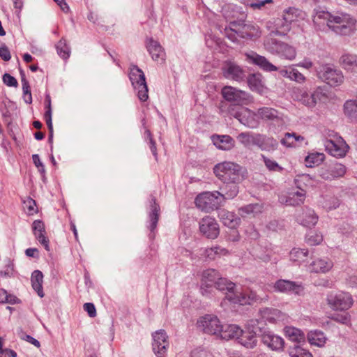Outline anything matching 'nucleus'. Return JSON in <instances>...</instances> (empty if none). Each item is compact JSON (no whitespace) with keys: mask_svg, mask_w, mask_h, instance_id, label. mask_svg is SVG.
<instances>
[{"mask_svg":"<svg viewBox=\"0 0 357 357\" xmlns=\"http://www.w3.org/2000/svg\"><path fill=\"white\" fill-rule=\"evenodd\" d=\"M323 19L330 30L340 36H351L356 31V19L344 12L330 13L320 10L316 13L314 21Z\"/></svg>","mask_w":357,"mask_h":357,"instance_id":"nucleus-1","label":"nucleus"},{"mask_svg":"<svg viewBox=\"0 0 357 357\" xmlns=\"http://www.w3.org/2000/svg\"><path fill=\"white\" fill-rule=\"evenodd\" d=\"M234 287H236L235 283L222 278L217 270L211 268L202 273L200 291L203 296H210L214 289L229 292Z\"/></svg>","mask_w":357,"mask_h":357,"instance_id":"nucleus-2","label":"nucleus"},{"mask_svg":"<svg viewBox=\"0 0 357 357\" xmlns=\"http://www.w3.org/2000/svg\"><path fill=\"white\" fill-rule=\"evenodd\" d=\"M225 35L232 42H238V38L252 39L259 37L260 31L258 26L243 21H233L225 27Z\"/></svg>","mask_w":357,"mask_h":357,"instance_id":"nucleus-3","label":"nucleus"},{"mask_svg":"<svg viewBox=\"0 0 357 357\" xmlns=\"http://www.w3.org/2000/svg\"><path fill=\"white\" fill-rule=\"evenodd\" d=\"M213 172L225 183H238L243 178L241 167L232 162L217 164L213 168Z\"/></svg>","mask_w":357,"mask_h":357,"instance_id":"nucleus-4","label":"nucleus"},{"mask_svg":"<svg viewBox=\"0 0 357 357\" xmlns=\"http://www.w3.org/2000/svg\"><path fill=\"white\" fill-rule=\"evenodd\" d=\"M326 302L328 306L333 310L346 311L354 305V299L351 294L347 291H331L328 294Z\"/></svg>","mask_w":357,"mask_h":357,"instance_id":"nucleus-5","label":"nucleus"},{"mask_svg":"<svg viewBox=\"0 0 357 357\" xmlns=\"http://www.w3.org/2000/svg\"><path fill=\"white\" fill-rule=\"evenodd\" d=\"M129 78L133 88L137 91L139 99L142 102L146 101L149 98V90L144 72L137 66H132Z\"/></svg>","mask_w":357,"mask_h":357,"instance_id":"nucleus-6","label":"nucleus"},{"mask_svg":"<svg viewBox=\"0 0 357 357\" xmlns=\"http://www.w3.org/2000/svg\"><path fill=\"white\" fill-rule=\"evenodd\" d=\"M294 98L301 102L303 105L307 107H314L326 96L321 87L316 88L313 91L309 93L304 89H296L294 91Z\"/></svg>","mask_w":357,"mask_h":357,"instance_id":"nucleus-7","label":"nucleus"},{"mask_svg":"<svg viewBox=\"0 0 357 357\" xmlns=\"http://www.w3.org/2000/svg\"><path fill=\"white\" fill-rule=\"evenodd\" d=\"M220 195L218 191L202 192L195 199L196 206L206 212L213 211L221 204Z\"/></svg>","mask_w":357,"mask_h":357,"instance_id":"nucleus-8","label":"nucleus"},{"mask_svg":"<svg viewBox=\"0 0 357 357\" xmlns=\"http://www.w3.org/2000/svg\"><path fill=\"white\" fill-rule=\"evenodd\" d=\"M319 77L331 86H337L344 82V75L340 70L326 64L321 67L319 71Z\"/></svg>","mask_w":357,"mask_h":357,"instance_id":"nucleus-9","label":"nucleus"},{"mask_svg":"<svg viewBox=\"0 0 357 357\" xmlns=\"http://www.w3.org/2000/svg\"><path fill=\"white\" fill-rule=\"evenodd\" d=\"M305 14L300 9L289 7L283 11L282 20L284 23L282 24V30H277L276 34L280 36L286 35L290 30V24L292 22H298L305 18Z\"/></svg>","mask_w":357,"mask_h":357,"instance_id":"nucleus-10","label":"nucleus"},{"mask_svg":"<svg viewBox=\"0 0 357 357\" xmlns=\"http://www.w3.org/2000/svg\"><path fill=\"white\" fill-rule=\"evenodd\" d=\"M226 298L233 303H237L240 305H250L252 303L259 300V297L256 292L246 289L243 291H235V287L229 291V292L225 293Z\"/></svg>","mask_w":357,"mask_h":357,"instance_id":"nucleus-11","label":"nucleus"},{"mask_svg":"<svg viewBox=\"0 0 357 357\" xmlns=\"http://www.w3.org/2000/svg\"><path fill=\"white\" fill-rule=\"evenodd\" d=\"M197 326L204 333L219 336L222 325L217 317L206 314L200 317L197 322Z\"/></svg>","mask_w":357,"mask_h":357,"instance_id":"nucleus-12","label":"nucleus"},{"mask_svg":"<svg viewBox=\"0 0 357 357\" xmlns=\"http://www.w3.org/2000/svg\"><path fill=\"white\" fill-rule=\"evenodd\" d=\"M222 96L227 101L234 102L237 105L246 104L250 100L249 93L231 86L222 88Z\"/></svg>","mask_w":357,"mask_h":357,"instance_id":"nucleus-13","label":"nucleus"},{"mask_svg":"<svg viewBox=\"0 0 357 357\" xmlns=\"http://www.w3.org/2000/svg\"><path fill=\"white\" fill-rule=\"evenodd\" d=\"M153 351L158 357L163 356L169 347V340L165 330H158L152 333Z\"/></svg>","mask_w":357,"mask_h":357,"instance_id":"nucleus-14","label":"nucleus"},{"mask_svg":"<svg viewBox=\"0 0 357 357\" xmlns=\"http://www.w3.org/2000/svg\"><path fill=\"white\" fill-rule=\"evenodd\" d=\"M199 231L207 238L215 239L220 234L219 225L216 220L211 216L203 218L199 222Z\"/></svg>","mask_w":357,"mask_h":357,"instance_id":"nucleus-15","label":"nucleus"},{"mask_svg":"<svg viewBox=\"0 0 357 357\" xmlns=\"http://www.w3.org/2000/svg\"><path fill=\"white\" fill-rule=\"evenodd\" d=\"M326 150L332 155L337 158L344 157L348 152L349 146L342 137H338L335 139H326L324 142Z\"/></svg>","mask_w":357,"mask_h":357,"instance_id":"nucleus-16","label":"nucleus"},{"mask_svg":"<svg viewBox=\"0 0 357 357\" xmlns=\"http://www.w3.org/2000/svg\"><path fill=\"white\" fill-rule=\"evenodd\" d=\"M273 51L281 59L293 61L296 57L297 52L296 48L286 43L271 40Z\"/></svg>","mask_w":357,"mask_h":357,"instance_id":"nucleus-17","label":"nucleus"},{"mask_svg":"<svg viewBox=\"0 0 357 357\" xmlns=\"http://www.w3.org/2000/svg\"><path fill=\"white\" fill-rule=\"evenodd\" d=\"M273 289L276 292L294 293L296 295H301L303 292L304 288L301 283L280 279L275 282Z\"/></svg>","mask_w":357,"mask_h":357,"instance_id":"nucleus-18","label":"nucleus"},{"mask_svg":"<svg viewBox=\"0 0 357 357\" xmlns=\"http://www.w3.org/2000/svg\"><path fill=\"white\" fill-rule=\"evenodd\" d=\"M222 71L225 78L236 82H241L245 77L243 69L234 62H225L222 67Z\"/></svg>","mask_w":357,"mask_h":357,"instance_id":"nucleus-19","label":"nucleus"},{"mask_svg":"<svg viewBox=\"0 0 357 357\" xmlns=\"http://www.w3.org/2000/svg\"><path fill=\"white\" fill-rule=\"evenodd\" d=\"M246 61L251 64L257 66L266 72L278 71V68L271 63L265 56H261L255 52L245 53Z\"/></svg>","mask_w":357,"mask_h":357,"instance_id":"nucleus-20","label":"nucleus"},{"mask_svg":"<svg viewBox=\"0 0 357 357\" xmlns=\"http://www.w3.org/2000/svg\"><path fill=\"white\" fill-rule=\"evenodd\" d=\"M310 182H311V178L309 175H302L296 179V185L300 190L294 192L292 197L287 201L289 205H299L303 203L306 191L303 188V184Z\"/></svg>","mask_w":357,"mask_h":357,"instance_id":"nucleus-21","label":"nucleus"},{"mask_svg":"<svg viewBox=\"0 0 357 357\" xmlns=\"http://www.w3.org/2000/svg\"><path fill=\"white\" fill-rule=\"evenodd\" d=\"M261 341L273 351H282L284 347V340L283 338L271 331L264 332L262 334Z\"/></svg>","mask_w":357,"mask_h":357,"instance_id":"nucleus-22","label":"nucleus"},{"mask_svg":"<svg viewBox=\"0 0 357 357\" xmlns=\"http://www.w3.org/2000/svg\"><path fill=\"white\" fill-rule=\"evenodd\" d=\"M146 47L153 61L161 63L165 61V50L158 41L149 38L146 42Z\"/></svg>","mask_w":357,"mask_h":357,"instance_id":"nucleus-23","label":"nucleus"},{"mask_svg":"<svg viewBox=\"0 0 357 357\" xmlns=\"http://www.w3.org/2000/svg\"><path fill=\"white\" fill-rule=\"evenodd\" d=\"M261 318L270 324H278L287 319V315L275 308L266 307L260 310Z\"/></svg>","mask_w":357,"mask_h":357,"instance_id":"nucleus-24","label":"nucleus"},{"mask_svg":"<svg viewBox=\"0 0 357 357\" xmlns=\"http://www.w3.org/2000/svg\"><path fill=\"white\" fill-rule=\"evenodd\" d=\"M319 217L314 211L308 207L302 209V212L297 215V220L300 224L307 227L314 226L318 221Z\"/></svg>","mask_w":357,"mask_h":357,"instance_id":"nucleus-25","label":"nucleus"},{"mask_svg":"<svg viewBox=\"0 0 357 357\" xmlns=\"http://www.w3.org/2000/svg\"><path fill=\"white\" fill-rule=\"evenodd\" d=\"M346 171L347 169L344 165L336 163L323 170L321 173V176L325 180H333L344 176Z\"/></svg>","mask_w":357,"mask_h":357,"instance_id":"nucleus-26","label":"nucleus"},{"mask_svg":"<svg viewBox=\"0 0 357 357\" xmlns=\"http://www.w3.org/2000/svg\"><path fill=\"white\" fill-rule=\"evenodd\" d=\"M247 82L250 89L252 91H255L258 93L262 94L266 90L264 77L259 73H252L248 75L247 78Z\"/></svg>","mask_w":357,"mask_h":357,"instance_id":"nucleus-27","label":"nucleus"},{"mask_svg":"<svg viewBox=\"0 0 357 357\" xmlns=\"http://www.w3.org/2000/svg\"><path fill=\"white\" fill-rule=\"evenodd\" d=\"M211 140L218 149L223 151H229L235 146V140L227 135H213Z\"/></svg>","mask_w":357,"mask_h":357,"instance_id":"nucleus-28","label":"nucleus"},{"mask_svg":"<svg viewBox=\"0 0 357 357\" xmlns=\"http://www.w3.org/2000/svg\"><path fill=\"white\" fill-rule=\"evenodd\" d=\"M279 143L276 139L266 135L259 134L257 146L261 151L273 152L278 149Z\"/></svg>","mask_w":357,"mask_h":357,"instance_id":"nucleus-29","label":"nucleus"},{"mask_svg":"<svg viewBox=\"0 0 357 357\" xmlns=\"http://www.w3.org/2000/svg\"><path fill=\"white\" fill-rule=\"evenodd\" d=\"M333 264L332 261L328 258H318L313 260L308 266L310 272L314 273H327L333 267Z\"/></svg>","mask_w":357,"mask_h":357,"instance_id":"nucleus-30","label":"nucleus"},{"mask_svg":"<svg viewBox=\"0 0 357 357\" xmlns=\"http://www.w3.org/2000/svg\"><path fill=\"white\" fill-rule=\"evenodd\" d=\"M218 217L226 227L234 229L240 224L241 219L234 213L225 209L218 212Z\"/></svg>","mask_w":357,"mask_h":357,"instance_id":"nucleus-31","label":"nucleus"},{"mask_svg":"<svg viewBox=\"0 0 357 357\" xmlns=\"http://www.w3.org/2000/svg\"><path fill=\"white\" fill-rule=\"evenodd\" d=\"M238 342L247 349H253L257 344L256 333L242 329V334L238 337Z\"/></svg>","mask_w":357,"mask_h":357,"instance_id":"nucleus-32","label":"nucleus"},{"mask_svg":"<svg viewBox=\"0 0 357 357\" xmlns=\"http://www.w3.org/2000/svg\"><path fill=\"white\" fill-rule=\"evenodd\" d=\"M151 211L149 213V225L148 228L151 232H153L156 229L158 222L160 216V206L156 203V199L154 197L151 199Z\"/></svg>","mask_w":357,"mask_h":357,"instance_id":"nucleus-33","label":"nucleus"},{"mask_svg":"<svg viewBox=\"0 0 357 357\" xmlns=\"http://www.w3.org/2000/svg\"><path fill=\"white\" fill-rule=\"evenodd\" d=\"M242 329L236 324L225 325L222 326L219 337L223 340L236 339L238 340Z\"/></svg>","mask_w":357,"mask_h":357,"instance_id":"nucleus-34","label":"nucleus"},{"mask_svg":"<svg viewBox=\"0 0 357 357\" xmlns=\"http://www.w3.org/2000/svg\"><path fill=\"white\" fill-rule=\"evenodd\" d=\"M340 63L345 70L357 74V55L344 54L340 59Z\"/></svg>","mask_w":357,"mask_h":357,"instance_id":"nucleus-35","label":"nucleus"},{"mask_svg":"<svg viewBox=\"0 0 357 357\" xmlns=\"http://www.w3.org/2000/svg\"><path fill=\"white\" fill-rule=\"evenodd\" d=\"M45 109L44 119L47 123L50 135L49 140L51 141L53 137V125L52 120V107H51V97L50 94H46L45 98Z\"/></svg>","mask_w":357,"mask_h":357,"instance_id":"nucleus-36","label":"nucleus"},{"mask_svg":"<svg viewBox=\"0 0 357 357\" xmlns=\"http://www.w3.org/2000/svg\"><path fill=\"white\" fill-rule=\"evenodd\" d=\"M31 286L36 291L37 294L43 298L44 296V291L43 288V274L39 270L34 271L31 277Z\"/></svg>","mask_w":357,"mask_h":357,"instance_id":"nucleus-37","label":"nucleus"},{"mask_svg":"<svg viewBox=\"0 0 357 357\" xmlns=\"http://www.w3.org/2000/svg\"><path fill=\"white\" fill-rule=\"evenodd\" d=\"M307 340L310 344L321 347L326 344L327 338L322 331L315 330L308 333Z\"/></svg>","mask_w":357,"mask_h":357,"instance_id":"nucleus-38","label":"nucleus"},{"mask_svg":"<svg viewBox=\"0 0 357 357\" xmlns=\"http://www.w3.org/2000/svg\"><path fill=\"white\" fill-rule=\"evenodd\" d=\"M308 257V250L304 248H294L289 252L290 260L296 264L306 261Z\"/></svg>","mask_w":357,"mask_h":357,"instance_id":"nucleus-39","label":"nucleus"},{"mask_svg":"<svg viewBox=\"0 0 357 357\" xmlns=\"http://www.w3.org/2000/svg\"><path fill=\"white\" fill-rule=\"evenodd\" d=\"M259 133L241 132L237 136V139L241 144L245 147L256 146Z\"/></svg>","mask_w":357,"mask_h":357,"instance_id":"nucleus-40","label":"nucleus"},{"mask_svg":"<svg viewBox=\"0 0 357 357\" xmlns=\"http://www.w3.org/2000/svg\"><path fill=\"white\" fill-rule=\"evenodd\" d=\"M284 334L290 340L296 342H301L305 340L303 332L293 326H286L284 328Z\"/></svg>","mask_w":357,"mask_h":357,"instance_id":"nucleus-41","label":"nucleus"},{"mask_svg":"<svg viewBox=\"0 0 357 357\" xmlns=\"http://www.w3.org/2000/svg\"><path fill=\"white\" fill-rule=\"evenodd\" d=\"M256 116L263 120L273 121L278 119V112L273 108L264 107L257 110Z\"/></svg>","mask_w":357,"mask_h":357,"instance_id":"nucleus-42","label":"nucleus"},{"mask_svg":"<svg viewBox=\"0 0 357 357\" xmlns=\"http://www.w3.org/2000/svg\"><path fill=\"white\" fill-rule=\"evenodd\" d=\"M344 112L351 121H357V100H347L344 105Z\"/></svg>","mask_w":357,"mask_h":357,"instance_id":"nucleus-43","label":"nucleus"},{"mask_svg":"<svg viewBox=\"0 0 357 357\" xmlns=\"http://www.w3.org/2000/svg\"><path fill=\"white\" fill-rule=\"evenodd\" d=\"M304 140V137L298 135L296 133H286L284 137L281 139L280 142L282 145L287 147H292L295 146L296 142H303Z\"/></svg>","mask_w":357,"mask_h":357,"instance_id":"nucleus-44","label":"nucleus"},{"mask_svg":"<svg viewBox=\"0 0 357 357\" xmlns=\"http://www.w3.org/2000/svg\"><path fill=\"white\" fill-rule=\"evenodd\" d=\"M56 49L57 54L63 60H66L69 58L70 54V49L68 45L66 40L64 38H61L56 45Z\"/></svg>","mask_w":357,"mask_h":357,"instance_id":"nucleus-45","label":"nucleus"},{"mask_svg":"<svg viewBox=\"0 0 357 357\" xmlns=\"http://www.w3.org/2000/svg\"><path fill=\"white\" fill-rule=\"evenodd\" d=\"M340 204V199L335 196H326L321 202L322 207L328 211L336 209Z\"/></svg>","mask_w":357,"mask_h":357,"instance_id":"nucleus-46","label":"nucleus"},{"mask_svg":"<svg viewBox=\"0 0 357 357\" xmlns=\"http://www.w3.org/2000/svg\"><path fill=\"white\" fill-rule=\"evenodd\" d=\"M236 105H236V104L235 105H229V107H228V109H227L228 114L229 115L233 116L234 117L238 119L243 124L247 126L249 128H254L257 127V123L255 122V121H251V122L246 121V122H244L243 121V119L241 118L242 112L236 110Z\"/></svg>","mask_w":357,"mask_h":357,"instance_id":"nucleus-47","label":"nucleus"},{"mask_svg":"<svg viewBox=\"0 0 357 357\" xmlns=\"http://www.w3.org/2000/svg\"><path fill=\"white\" fill-rule=\"evenodd\" d=\"M224 191L225 194L221 193L220 197L223 199H233L238 193V186L237 183H226Z\"/></svg>","mask_w":357,"mask_h":357,"instance_id":"nucleus-48","label":"nucleus"},{"mask_svg":"<svg viewBox=\"0 0 357 357\" xmlns=\"http://www.w3.org/2000/svg\"><path fill=\"white\" fill-rule=\"evenodd\" d=\"M227 252L226 249L222 248L220 246H215L206 248L204 251V256L209 259H215L217 256L225 255Z\"/></svg>","mask_w":357,"mask_h":357,"instance_id":"nucleus-49","label":"nucleus"},{"mask_svg":"<svg viewBox=\"0 0 357 357\" xmlns=\"http://www.w3.org/2000/svg\"><path fill=\"white\" fill-rule=\"evenodd\" d=\"M322 241V234L317 231H310L305 237L306 243L311 246L319 245Z\"/></svg>","mask_w":357,"mask_h":357,"instance_id":"nucleus-50","label":"nucleus"},{"mask_svg":"<svg viewBox=\"0 0 357 357\" xmlns=\"http://www.w3.org/2000/svg\"><path fill=\"white\" fill-rule=\"evenodd\" d=\"M239 210L241 214H253L255 215L262 212L263 206L259 204H248L241 207Z\"/></svg>","mask_w":357,"mask_h":357,"instance_id":"nucleus-51","label":"nucleus"},{"mask_svg":"<svg viewBox=\"0 0 357 357\" xmlns=\"http://www.w3.org/2000/svg\"><path fill=\"white\" fill-rule=\"evenodd\" d=\"M261 158L266 167L269 171L282 172L284 170V168L281 167L275 160L270 159L264 155H261Z\"/></svg>","mask_w":357,"mask_h":357,"instance_id":"nucleus-52","label":"nucleus"},{"mask_svg":"<svg viewBox=\"0 0 357 357\" xmlns=\"http://www.w3.org/2000/svg\"><path fill=\"white\" fill-rule=\"evenodd\" d=\"M0 303L15 304L19 303V299L15 296L8 294L4 289H0Z\"/></svg>","mask_w":357,"mask_h":357,"instance_id":"nucleus-53","label":"nucleus"},{"mask_svg":"<svg viewBox=\"0 0 357 357\" xmlns=\"http://www.w3.org/2000/svg\"><path fill=\"white\" fill-rule=\"evenodd\" d=\"M331 319L337 323L347 326L351 324V316L348 312L333 314L331 317Z\"/></svg>","mask_w":357,"mask_h":357,"instance_id":"nucleus-54","label":"nucleus"},{"mask_svg":"<svg viewBox=\"0 0 357 357\" xmlns=\"http://www.w3.org/2000/svg\"><path fill=\"white\" fill-rule=\"evenodd\" d=\"M273 2V0H250L248 1L246 6L253 10H261L266 4H271Z\"/></svg>","mask_w":357,"mask_h":357,"instance_id":"nucleus-55","label":"nucleus"},{"mask_svg":"<svg viewBox=\"0 0 357 357\" xmlns=\"http://www.w3.org/2000/svg\"><path fill=\"white\" fill-rule=\"evenodd\" d=\"M291 357H313L312 354L301 347H294L289 353Z\"/></svg>","mask_w":357,"mask_h":357,"instance_id":"nucleus-56","label":"nucleus"},{"mask_svg":"<svg viewBox=\"0 0 357 357\" xmlns=\"http://www.w3.org/2000/svg\"><path fill=\"white\" fill-rule=\"evenodd\" d=\"M289 79L291 81L296 82L298 83H303L305 81V77L300 73L297 69L292 68Z\"/></svg>","mask_w":357,"mask_h":357,"instance_id":"nucleus-57","label":"nucleus"},{"mask_svg":"<svg viewBox=\"0 0 357 357\" xmlns=\"http://www.w3.org/2000/svg\"><path fill=\"white\" fill-rule=\"evenodd\" d=\"M32 160L33 164L38 168V170L40 173L41 176L44 177L45 175V165L40 159L39 155L33 154L32 155Z\"/></svg>","mask_w":357,"mask_h":357,"instance_id":"nucleus-58","label":"nucleus"},{"mask_svg":"<svg viewBox=\"0 0 357 357\" xmlns=\"http://www.w3.org/2000/svg\"><path fill=\"white\" fill-rule=\"evenodd\" d=\"M45 231L42 233H38L35 234L36 238L38 241V242L45 248L47 251H50V245H49V239L45 236Z\"/></svg>","mask_w":357,"mask_h":357,"instance_id":"nucleus-59","label":"nucleus"},{"mask_svg":"<svg viewBox=\"0 0 357 357\" xmlns=\"http://www.w3.org/2000/svg\"><path fill=\"white\" fill-rule=\"evenodd\" d=\"M3 82L8 86L17 87L18 86L17 79L8 73H5L3 75Z\"/></svg>","mask_w":357,"mask_h":357,"instance_id":"nucleus-60","label":"nucleus"},{"mask_svg":"<svg viewBox=\"0 0 357 357\" xmlns=\"http://www.w3.org/2000/svg\"><path fill=\"white\" fill-rule=\"evenodd\" d=\"M142 125L145 128L144 135L145 141L147 142L149 146H153V145H156L155 142L153 138V136H152V134H151L150 130L148 129L145 126L146 125L145 119L142 120Z\"/></svg>","mask_w":357,"mask_h":357,"instance_id":"nucleus-61","label":"nucleus"},{"mask_svg":"<svg viewBox=\"0 0 357 357\" xmlns=\"http://www.w3.org/2000/svg\"><path fill=\"white\" fill-rule=\"evenodd\" d=\"M32 229L33 231V234H36L38 233H42L45 231V225L43 221L40 220H36L33 221L32 225Z\"/></svg>","mask_w":357,"mask_h":357,"instance_id":"nucleus-62","label":"nucleus"},{"mask_svg":"<svg viewBox=\"0 0 357 357\" xmlns=\"http://www.w3.org/2000/svg\"><path fill=\"white\" fill-rule=\"evenodd\" d=\"M191 357H214L213 355L202 349H195L191 353Z\"/></svg>","mask_w":357,"mask_h":357,"instance_id":"nucleus-63","label":"nucleus"},{"mask_svg":"<svg viewBox=\"0 0 357 357\" xmlns=\"http://www.w3.org/2000/svg\"><path fill=\"white\" fill-rule=\"evenodd\" d=\"M83 307L84 310L88 313L90 317H95L96 316V310L93 303H86Z\"/></svg>","mask_w":357,"mask_h":357,"instance_id":"nucleus-64","label":"nucleus"}]
</instances>
